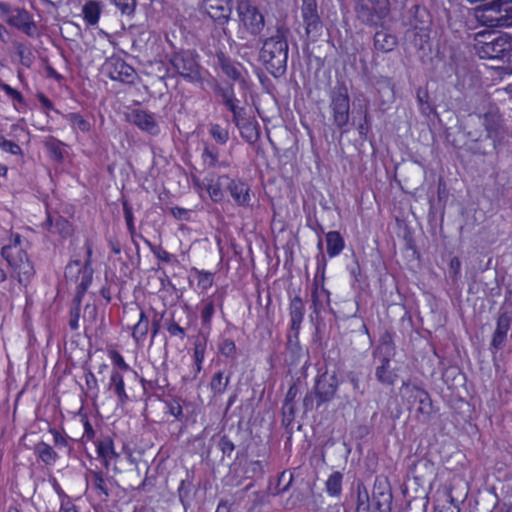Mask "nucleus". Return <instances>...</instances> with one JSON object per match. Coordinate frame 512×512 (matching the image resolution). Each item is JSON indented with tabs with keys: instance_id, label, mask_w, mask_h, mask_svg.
<instances>
[{
	"instance_id": "nucleus-1",
	"label": "nucleus",
	"mask_w": 512,
	"mask_h": 512,
	"mask_svg": "<svg viewBox=\"0 0 512 512\" xmlns=\"http://www.w3.org/2000/svg\"><path fill=\"white\" fill-rule=\"evenodd\" d=\"M502 122L498 106L490 101L483 107V111L469 114L462 126L468 149L474 154L492 153L496 149V138Z\"/></svg>"
},
{
	"instance_id": "nucleus-2",
	"label": "nucleus",
	"mask_w": 512,
	"mask_h": 512,
	"mask_svg": "<svg viewBox=\"0 0 512 512\" xmlns=\"http://www.w3.org/2000/svg\"><path fill=\"white\" fill-rule=\"evenodd\" d=\"M289 34L290 29L284 23L278 22L274 32L261 39L262 47L259 51V59L274 78L282 77L287 71Z\"/></svg>"
},
{
	"instance_id": "nucleus-3",
	"label": "nucleus",
	"mask_w": 512,
	"mask_h": 512,
	"mask_svg": "<svg viewBox=\"0 0 512 512\" xmlns=\"http://www.w3.org/2000/svg\"><path fill=\"white\" fill-rule=\"evenodd\" d=\"M169 64L175 74L189 83L202 82L200 56L195 50L181 49L169 55Z\"/></svg>"
},
{
	"instance_id": "nucleus-4",
	"label": "nucleus",
	"mask_w": 512,
	"mask_h": 512,
	"mask_svg": "<svg viewBox=\"0 0 512 512\" xmlns=\"http://www.w3.org/2000/svg\"><path fill=\"white\" fill-rule=\"evenodd\" d=\"M329 111L333 125L342 133L350 121V96L344 82H338L329 92Z\"/></svg>"
},
{
	"instance_id": "nucleus-5",
	"label": "nucleus",
	"mask_w": 512,
	"mask_h": 512,
	"mask_svg": "<svg viewBox=\"0 0 512 512\" xmlns=\"http://www.w3.org/2000/svg\"><path fill=\"white\" fill-rule=\"evenodd\" d=\"M401 393L405 405L409 410L414 409L417 419L428 421L433 412V404L430 394L417 385L403 382Z\"/></svg>"
},
{
	"instance_id": "nucleus-6",
	"label": "nucleus",
	"mask_w": 512,
	"mask_h": 512,
	"mask_svg": "<svg viewBox=\"0 0 512 512\" xmlns=\"http://www.w3.org/2000/svg\"><path fill=\"white\" fill-rule=\"evenodd\" d=\"M476 51L481 59L510 63L512 62V35L502 33L488 41H479Z\"/></svg>"
},
{
	"instance_id": "nucleus-7",
	"label": "nucleus",
	"mask_w": 512,
	"mask_h": 512,
	"mask_svg": "<svg viewBox=\"0 0 512 512\" xmlns=\"http://www.w3.org/2000/svg\"><path fill=\"white\" fill-rule=\"evenodd\" d=\"M4 259L16 274L20 285L27 287L35 276V268L24 250L7 248L4 251Z\"/></svg>"
},
{
	"instance_id": "nucleus-8",
	"label": "nucleus",
	"mask_w": 512,
	"mask_h": 512,
	"mask_svg": "<svg viewBox=\"0 0 512 512\" xmlns=\"http://www.w3.org/2000/svg\"><path fill=\"white\" fill-rule=\"evenodd\" d=\"M236 10L245 31L253 37L261 35L265 27V17L258 7L249 0H241L238 2Z\"/></svg>"
},
{
	"instance_id": "nucleus-9",
	"label": "nucleus",
	"mask_w": 512,
	"mask_h": 512,
	"mask_svg": "<svg viewBox=\"0 0 512 512\" xmlns=\"http://www.w3.org/2000/svg\"><path fill=\"white\" fill-rule=\"evenodd\" d=\"M357 18L365 25L378 26L389 13L388 0H358Z\"/></svg>"
},
{
	"instance_id": "nucleus-10",
	"label": "nucleus",
	"mask_w": 512,
	"mask_h": 512,
	"mask_svg": "<svg viewBox=\"0 0 512 512\" xmlns=\"http://www.w3.org/2000/svg\"><path fill=\"white\" fill-rule=\"evenodd\" d=\"M485 22L491 27H512V0H492L484 4Z\"/></svg>"
},
{
	"instance_id": "nucleus-11",
	"label": "nucleus",
	"mask_w": 512,
	"mask_h": 512,
	"mask_svg": "<svg viewBox=\"0 0 512 512\" xmlns=\"http://www.w3.org/2000/svg\"><path fill=\"white\" fill-rule=\"evenodd\" d=\"M301 16L309 41L316 42L323 34L324 25L318 13L316 0H302Z\"/></svg>"
},
{
	"instance_id": "nucleus-12",
	"label": "nucleus",
	"mask_w": 512,
	"mask_h": 512,
	"mask_svg": "<svg viewBox=\"0 0 512 512\" xmlns=\"http://www.w3.org/2000/svg\"><path fill=\"white\" fill-rule=\"evenodd\" d=\"M339 380L336 372L328 373L327 371L319 374L313 386L316 398V408L323 404L331 402L337 393Z\"/></svg>"
},
{
	"instance_id": "nucleus-13",
	"label": "nucleus",
	"mask_w": 512,
	"mask_h": 512,
	"mask_svg": "<svg viewBox=\"0 0 512 512\" xmlns=\"http://www.w3.org/2000/svg\"><path fill=\"white\" fill-rule=\"evenodd\" d=\"M74 269H76L75 273L80 275L81 280L76 287V295L73 302H81L84 294L92 283L93 269L89 267V261L81 266L80 260H73L70 261L65 268L66 278L73 276Z\"/></svg>"
},
{
	"instance_id": "nucleus-14",
	"label": "nucleus",
	"mask_w": 512,
	"mask_h": 512,
	"mask_svg": "<svg viewBox=\"0 0 512 512\" xmlns=\"http://www.w3.org/2000/svg\"><path fill=\"white\" fill-rule=\"evenodd\" d=\"M109 78L125 84H132L136 78L135 69L120 57H111L104 64Z\"/></svg>"
},
{
	"instance_id": "nucleus-15",
	"label": "nucleus",
	"mask_w": 512,
	"mask_h": 512,
	"mask_svg": "<svg viewBox=\"0 0 512 512\" xmlns=\"http://www.w3.org/2000/svg\"><path fill=\"white\" fill-rule=\"evenodd\" d=\"M393 495L386 479L376 478L372 493V512H392Z\"/></svg>"
},
{
	"instance_id": "nucleus-16",
	"label": "nucleus",
	"mask_w": 512,
	"mask_h": 512,
	"mask_svg": "<svg viewBox=\"0 0 512 512\" xmlns=\"http://www.w3.org/2000/svg\"><path fill=\"white\" fill-rule=\"evenodd\" d=\"M512 324V315L507 311L500 312L496 319V328L492 334L490 350L492 353L504 348L508 332Z\"/></svg>"
},
{
	"instance_id": "nucleus-17",
	"label": "nucleus",
	"mask_w": 512,
	"mask_h": 512,
	"mask_svg": "<svg viewBox=\"0 0 512 512\" xmlns=\"http://www.w3.org/2000/svg\"><path fill=\"white\" fill-rule=\"evenodd\" d=\"M231 2L232 0H204L203 8L217 24L225 25L232 13Z\"/></svg>"
},
{
	"instance_id": "nucleus-18",
	"label": "nucleus",
	"mask_w": 512,
	"mask_h": 512,
	"mask_svg": "<svg viewBox=\"0 0 512 512\" xmlns=\"http://www.w3.org/2000/svg\"><path fill=\"white\" fill-rule=\"evenodd\" d=\"M128 121L136 125L140 130L157 135L160 131L159 125L152 113L145 110L134 109L127 115Z\"/></svg>"
},
{
	"instance_id": "nucleus-19",
	"label": "nucleus",
	"mask_w": 512,
	"mask_h": 512,
	"mask_svg": "<svg viewBox=\"0 0 512 512\" xmlns=\"http://www.w3.org/2000/svg\"><path fill=\"white\" fill-rule=\"evenodd\" d=\"M225 298L224 290H217L215 294L205 300L203 307L201 309V324L202 328L207 331V334L211 330V322L213 315L215 314V306H218L220 309L223 307Z\"/></svg>"
},
{
	"instance_id": "nucleus-20",
	"label": "nucleus",
	"mask_w": 512,
	"mask_h": 512,
	"mask_svg": "<svg viewBox=\"0 0 512 512\" xmlns=\"http://www.w3.org/2000/svg\"><path fill=\"white\" fill-rule=\"evenodd\" d=\"M215 65L219 67L222 72L233 81H241L242 73L240 70L241 64L233 61L224 51L221 49L215 51Z\"/></svg>"
},
{
	"instance_id": "nucleus-21",
	"label": "nucleus",
	"mask_w": 512,
	"mask_h": 512,
	"mask_svg": "<svg viewBox=\"0 0 512 512\" xmlns=\"http://www.w3.org/2000/svg\"><path fill=\"white\" fill-rule=\"evenodd\" d=\"M411 19L409 21L410 26L415 31V35H420L421 37L429 36V24H430V15L428 11L419 5H414L410 9Z\"/></svg>"
},
{
	"instance_id": "nucleus-22",
	"label": "nucleus",
	"mask_w": 512,
	"mask_h": 512,
	"mask_svg": "<svg viewBox=\"0 0 512 512\" xmlns=\"http://www.w3.org/2000/svg\"><path fill=\"white\" fill-rule=\"evenodd\" d=\"M285 361L289 366H297L307 355L299 342V332H288Z\"/></svg>"
},
{
	"instance_id": "nucleus-23",
	"label": "nucleus",
	"mask_w": 512,
	"mask_h": 512,
	"mask_svg": "<svg viewBox=\"0 0 512 512\" xmlns=\"http://www.w3.org/2000/svg\"><path fill=\"white\" fill-rule=\"evenodd\" d=\"M228 191L238 206L247 207L250 204V187L241 179L229 178Z\"/></svg>"
},
{
	"instance_id": "nucleus-24",
	"label": "nucleus",
	"mask_w": 512,
	"mask_h": 512,
	"mask_svg": "<svg viewBox=\"0 0 512 512\" xmlns=\"http://www.w3.org/2000/svg\"><path fill=\"white\" fill-rule=\"evenodd\" d=\"M330 303V292L324 287L319 285L318 280L315 278L311 288V305L313 313L318 317L325 306Z\"/></svg>"
},
{
	"instance_id": "nucleus-25",
	"label": "nucleus",
	"mask_w": 512,
	"mask_h": 512,
	"mask_svg": "<svg viewBox=\"0 0 512 512\" xmlns=\"http://www.w3.org/2000/svg\"><path fill=\"white\" fill-rule=\"evenodd\" d=\"M393 357H380L379 358V365L375 368V378L376 380L385 386H393L397 379L398 374L391 367V359Z\"/></svg>"
},
{
	"instance_id": "nucleus-26",
	"label": "nucleus",
	"mask_w": 512,
	"mask_h": 512,
	"mask_svg": "<svg viewBox=\"0 0 512 512\" xmlns=\"http://www.w3.org/2000/svg\"><path fill=\"white\" fill-rule=\"evenodd\" d=\"M7 24L21 30L27 35H32L35 24L31 19V15L24 8H15L13 15L7 19Z\"/></svg>"
},
{
	"instance_id": "nucleus-27",
	"label": "nucleus",
	"mask_w": 512,
	"mask_h": 512,
	"mask_svg": "<svg viewBox=\"0 0 512 512\" xmlns=\"http://www.w3.org/2000/svg\"><path fill=\"white\" fill-rule=\"evenodd\" d=\"M305 315V306L300 296L291 298L289 303L290 329L288 332H300Z\"/></svg>"
},
{
	"instance_id": "nucleus-28",
	"label": "nucleus",
	"mask_w": 512,
	"mask_h": 512,
	"mask_svg": "<svg viewBox=\"0 0 512 512\" xmlns=\"http://www.w3.org/2000/svg\"><path fill=\"white\" fill-rule=\"evenodd\" d=\"M434 463L427 458H419L413 461L408 473L417 482H422L434 474Z\"/></svg>"
},
{
	"instance_id": "nucleus-29",
	"label": "nucleus",
	"mask_w": 512,
	"mask_h": 512,
	"mask_svg": "<svg viewBox=\"0 0 512 512\" xmlns=\"http://www.w3.org/2000/svg\"><path fill=\"white\" fill-rule=\"evenodd\" d=\"M397 44V37L385 29L377 31L373 38L374 48L382 53L393 51Z\"/></svg>"
},
{
	"instance_id": "nucleus-30",
	"label": "nucleus",
	"mask_w": 512,
	"mask_h": 512,
	"mask_svg": "<svg viewBox=\"0 0 512 512\" xmlns=\"http://www.w3.org/2000/svg\"><path fill=\"white\" fill-rule=\"evenodd\" d=\"M108 388L117 396L118 404L125 405L130 400L125 391L123 375L119 371L113 370L111 372Z\"/></svg>"
},
{
	"instance_id": "nucleus-31",
	"label": "nucleus",
	"mask_w": 512,
	"mask_h": 512,
	"mask_svg": "<svg viewBox=\"0 0 512 512\" xmlns=\"http://www.w3.org/2000/svg\"><path fill=\"white\" fill-rule=\"evenodd\" d=\"M395 354L396 351L392 333L385 331L380 338L379 345L373 350L372 355L376 358L378 355H380V357H394Z\"/></svg>"
},
{
	"instance_id": "nucleus-32",
	"label": "nucleus",
	"mask_w": 512,
	"mask_h": 512,
	"mask_svg": "<svg viewBox=\"0 0 512 512\" xmlns=\"http://www.w3.org/2000/svg\"><path fill=\"white\" fill-rule=\"evenodd\" d=\"M232 373L219 370L213 374L209 387L213 396H220L225 393L230 382Z\"/></svg>"
},
{
	"instance_id": "nucleus-33",
	"label": "nucleus",
	"mask_w": 512,
	"mask_h": 512,
	"mask_svg": "<svg viewBox=\"0 0 512 512\" xmlns=\"http://www.w3.org/2000/svg\"><path fill=\"white\" fill-rule=\"evenodd\" d=\"M229 176L221 175L215 182L211 181L206 187V190L213 202H221L224 199L223 188L228 190Z\"/></svg>"
},
{
	"instance_id": "nucleus-34",
	"label": "nucleus",
	"mask_w": 512,
	"mask_h": 512,
	"mask_svg": "<svg viewBox=\"0 0 512 512\" xmlns=\"http://www.w3.org/2000/svg\"><path fill=\"white\" fill-rule=\"evenodd\" d=\"M326 246L328 256L330 258L336 257L345 247L344 238L338 231H330L326 233Z\"/></svg>"
},
{
	"instance_id": "nucleus-35",
	"label": "nucleus",
	"mask_w": 512,
	"mask_h": 512,
	"mask_svg": "<svg viewBox=\"0 0 512 512\" xmlns=\"http://www.w3.org/2000/svg\"><path fill=\"white\" fill-rule=\"evenodd\" d=\"M193 487V474L187 471V476L185 479L181 480L177 491L179 500L185 510L190 506Z\"/></svg>"
},
{
	"instance_id": "nucleus-36",
	"label": "nucleus",
	"mask_w": 512,
	"mask_h": 512,
	"mask_svg": "<svg viewBox=\"0 0 512 512\" xmlns=\"http://www.w3.org/2000/svg\"><path fill=\"white\" fill-rule=\"evenodd\" d=\"M34 452L46 465H54L58 459L57 452L49 444L43 441L35 445Z\"/></svg>"
},
{
	"instance_id": "nucleus-37",
	"label": "nucleus",
	"mask_w": 512,
	"mask_h": 512,
	"mask_svg": "<svg viewBox=\"0 0 512 512\" xmlns=\"http://www.w3.org/2000/svg\"><path fill=\"white\" fill-rule=\"evenodd\" d=\"M87 481H91L93 488L97 491L99 496H104L107 499L110 495L107 480L104 479L101 471L89 470Z\"/></svg>"
},
{
	"instance_id": "nucleus-38",
	"label": "nucleus",
	"mask_w": 512,
	"mask_h": 512,
	"mask_svg": "<svg viewBox=\"0 0 512 512\" xmlns=\"http://www.w3.org/2000/svg\"><path fill=\"white\" fill-rule=\"evenodd\" d=\"M64 118L70 124L74 132L81 131L82 133H88L91 130V123L79 113L71 112L65 114Z\"/></svg>"
},
{
	"instance_id": "nucleus-39",
	"label": "nucleus",
	"mask_w": 512,
	"mask_h": 512,
	"mask_svg": "<svg viewBox=\"0 0 512 512\" xmlns=\"http://www.w3.org/2000/svg\"><path fill=\"white\" fill-rule=\"evenodd\" d=\"M293 480L294 476L291 472L282 471L278 476L276 486L274 488L269 487V493L273 496L284 494L291 488Z\"/></svg>"
},
{
	"instance_id": "nucleus-40",
	"label": "nucleus",
	"mask_w": 512,
	"mask_h": 512,
	"mask_svg": "<svg viewBox=\"0 0 512 512\" xmlns=\"http://www.w3.org/2000/svg\"><path fill=\"white\" fill-rule=\"evenodd\" d=\"M343 474L339 471L333 472L325 482L326 492L331 497H339L342 493Z\"/></svg>"
},
{
	"instance_id": "nucleus-41",
	"label": "nucleus",
	"mask_w": 512,
	"mask_h": 512,
	"mask_svg": "<svg viewBox=\"0 0 512 512\" xmlns=\"http://www.w3.org/2000/svg\"><path fill=\"white\" fill-rule=\"evenodd\" d=\"M149 331V319L143 310L139 313L138 322L133 327L132 336L139 343L145 340Z\"/></svg>"
},
{
	"instance_id": "nucleus-42",
	"label": "nucleus",
	"mask_w": 512,
	"mask_h": 512,
	"mask_svg": "<svg viewBox=\"0 0 512 512\" xmlns=\"http://www.w3.org/2000/svg\"><path fill=\"white\" fill-rule=\"evenodd\" d=\"M201 158L205 168H214L219 162V149L214 144L205 143Z\"/></svg>"
},
{
	"instance_id": "nucleus-43",
	"label": "nucleus",
	"mask_w": 512,
	"mask_h": 512,
	"mask_svg": "<svg viewBox=\"0 0 512 512\" xmlns=\"http://www.w3.org/2000/svg\"><path fill=\"white\" fill-rule=\"evenodd\" d=\"M63 145V142H61L60 140L56 139L53 136L48 137L44 143V146L48 151L50 158L57 162H62L64 159V151L62 149Z\"/></svg>"
},
{
	"instance_id": "nucleus-44",
	"label": "nucleus",
	"mask_w": 512,
	"mask_h": 512,
	"mask_svg": "<svg viewBox=\"0 0 512 512\" xmlns=\"http://www.w3.org/2000/svg\"><path fill=\"white\" fill-rule=\"evenodd\" d=\"M189 322L186 326L180 324V320H176L175 313L171 314L170 319L165 320V328L172 337H178L183 340L186 337V329L189 327Z\"/></svg>"
},
{
	"instance_id": "nucleus-45",
	"label": "nucleus",
	"mask_w": 512,
	"mask_h": 512,
	"mask_svg": "<svg viewBox=\"0 0 512 512\" xmlns=\"http://www.w3.org/2000/svg\"><path fill=\"white\" fill-rule=\"evenodd\" d=\"M122 207H123L124 218L126 221L127 229L131 236L132 243L134 244L136 250H138L139 245H138L137 241L135 240V237L137 236V234H136V228L134 225L133 208L127 200L122 201Z\"/></svg>"
},
{
	"instance_id": "nucleus-46",
	"label": "nucleus",
	"mask_w": 512,
	"mask_h": 512,
	"mask_svg": "<svg viewBox=\"0 0 512 512\" xmlns=\"http://www.w3.org/2000/svg\"><path fill=\"white\" fill-rule=\"evenodd\" d=\"M241 137L248 143L254 144L260 136L257 122L248 121L238 127Z\"/></svg>"
},
{
	"instance_id": "nucleus-47",
	"label": "nucleus",
	"mask_w": 512,
	"mask_h": 512,
	"mask_svg": "<svg viewBox=\"0 0 512 512\" xmlns=\"http://www.w3.org/2000/svg\"><path fill=\"white\" fill-rule=\"evenodd\" d=\"M84 20L89 25H96L99 21L101 9L96 1H88L82 8Z\"/></svg>"
},
{
	"instance_id": "nucleus-48",
	"label": "nucleus",
	"mask_w": 512,
	"mask_h": 512,
	"mask_svg": "<svg viewBox=\"0 0 512 512\" xmlns=\"http://www.w3.org/2000/svg\"><path fill=\"white\" fill-rule=\"evenodd\" d=\"M206 344H207V337L203 333H202V337L198 338L194 343L193 358H194L197 372H200L202 369V363L205 358Z\"/></svg>"
},
{
	"instance_id": "nucleus-49",
	"label": "nucleus",
	"mask_w": 512,
	"mask_h": 512,
	"mask_svg": "<svg viewBox=\"0 0 512 512\" xmlns=\"http://www.w3.org/2000/svg\"><path fill=\"white\" fill-rule=\"evenodd\" d=\"M97 454L100 458H103L104 464L108 466V459L117 457V453L114 451V443L111 438H106L97 444Z\"/></svg>"
},
{
	"instance_id": "nucleus-50",
	"label": "nucleus",
	"mask_w": 512,
	"mask_h": 512,
	"mask_svg": "<svg viewBox=\"0 0 512 512\" xmlns=\"http://www.w3.org/2000/svg\"><path fill=\"white\" fill-rule=\"evenodd\" d=\"M53 232L59 234L62 239H67L73 235L74 228L66 218L58 215L55 217Z\"/></svg>"
},
{
	"instance_id": "nucleus-51",
	"label": "nucleus",
	"mask_w": 512,
	"mask_h": 512,
	"mask_svg": "<svg viewBox=\"0 0 512 512\" xmlns=\"http://www.w3.org/2000/svg\"><path fill=\"white\" fill-rule=\"evenodd\" d=\"M371 506L372 502H370L367 489L363 484H358L356 512H369Z\"/></svg>"
},
{
	"instance_id": "nucleus-52",
	"label": "nucleus",
	"mask_w": 512,
	"mask_h": 512,
	"mask_svg": "<svg viewBox=\"0 0 512 512\" xmlns=\"http://www.w3.org/2000/svg\"><path fill=\"white\" fill-rule=\"evenodd\" d=\"M416 99L422 114L430 115L434 111L429 102L430 97L427 88L418 87L416 91Z\"/></svg>"
},
{
	"instance_id": "nucleus-53",
	"label": "nucleus",
	"mask_w": 512,
	"mask_h": 512,
	"mask_svg": "<svg viewBox=\"0 0 512 512\" xmlns=\"http://www.w3.org/2000/svg\"><path fill=\"white\" fill-rule=\"evenodd\" d=\"M358 112L362 114L363 121L360 122L356 126V129H357L360 137L366 138L368 133L371 130V118H370V115L368 113L367 104L365 103L364 105H360L359 109H358Z\"/></svg>"
},
{
	"instance_id": "nucleus-54",
	"label": "nucleus",
	"mask_w": 512,
	"mask_h": 512,
	"mask_svg": "<svg viewBox=\"0 0 512 512\" xmlns=\"http://www.w3.org/2000/svg\"><path fill=\"white\" fill-rule=\"evenodd\" d=\"M140 383L146 393L148 390L156 391V390H164L168 385V380L166 377H156L155 379L147 380L145 378L140 379Z\"/></svg>"
},
{
	"instance_id": "nucleus-55",
	"label": "nucleus",
	"mask_w": 512,
	"mask_h": 512,
	"mask_svg": "<svg viewBox=\"0 0 512 512\" xmlns=\"http://www.w3.org/2000/svg\"><path fill=\"white\" fill-rule=\"evenodd\" d=\"M219 352L232 360L237 359V348L235 342L230 338H223L218 344Z\"/></svg>"
},
{
	"instance_id": "nucleus-56",
	"label": "nucleus",
	"mask_w": 512,
	"mask_h": 512,
	"mask_svg": "<svg viewBox=\"0 0 512 512\" xmlns=\"http://www.w3.org/2000/svg\"><path fill=\"white\" fill-rule=\"evenodd\" d=\"M346 380L351 384L355 395L363 396L365 394V385L361 382V374L356 371H348L345 374Z\"/></svg>"
},
{
	"instance_id": "nucleus-57",
	"label": "nucleus",
	"mask_w": 512,
	"mask_h": 512,
	"mask_svg": "<svg viewBox=\"0 0 512 512\" xmlns=\"http://www.w3.org/2000/svg\"><path fill=\"white\" fill-rule=\"evenodd\" d=\"M209 134L220 145H225L229 140V132L217 123L210 124Z\"/></svg>"
},
{
	"instance_id": "nucleus-58",
	"label": "nucleus",
	"mask_w": 512,
	"mask_h": 512,
	"mask_svg": "<svg viewBox=\"0 0 512 512\" xmlns=\"http://www.w3.org/2000/svg\"><path fill=\"white\" fill-rule=\"evenodd\" d=\"M16 53L20 58V63L25 67H30L34 61L32 51L24 44L18 43L16 45Z\"/></svg>"
},
{
	"instance_id": "nucleus-59",
	"label": "nucleus",
	"mask_w": 512,
	"mask_h": 512,
	"mask_svg": "<svg viewBox=\"0 0 512 512\" xmlns=\"http://www.w3.org/2000/svg\"><path fill=\"white\" fill-rule=\"evenodd\" d=\"M295 419V405L291 403H283L282 405V426L286 429L293 423Z\"/></svg>"
},
{
	"instance_id": "nucleus-60",
	"label": "nucleus",
	"mask_w": 512,
	"mask_h": 512,
	"mask_svg": "<svg viewBox=\"0 0 512 512\" xmlns=\"http://www.w3.org/2000/svg\"><path fill=\"white\" fill-rule=\"evenodd\" d=\"M0 148L12 155H22L21 147L17 143L5 139L3 136H0Z\"/></svg>"
},
{
	"instance_id": "nucleus-61",
	"label": "nucleus",
	"mask_w": 512,
	"mask_h": 512,
	"mask_svg": "<svg viewBox=\"0 0 512 512\" xmlns=\"http://www.w3.org/2000/svg\"><path fill=\"white\" fill-rule=\"evenodd\" d=\"M114 4L121 11L122 14L132 15L135 12L136 0H113Z\"/></svg>"
},
{
	"instance_id": "nucleus-62",
	"label": "nucleus",
	"mask_w": 512,
	"mask_h": 512,
	"mask_svg": "<svg viewBox=\"0 0 512 512\" xmlns=\"http://www.w3.org/2000/svg\"><path fill=\"white\" fill-rule=\"evenodd\" d=\"M80 310L81 302H74V305L70 309L69 313V327L72 330H77L79 328Z\"/></svg>"
},
{
	"instance_id": "nucleus-63",
	"label": "nucleus",
	"mask_w": 512,
	"mask_h": 512,
	"mask_svg": "<svg viewBox=\"0 0 512 512\" xmlns=\"http://www.w3.org/2000/svg\"><path fill=\"white\" fill-rule=\"evenodd\" d=\"M215 93L221 97L223 104L236 99L233 85H228L226 87H217L215 89Z\"/></svg>"
},
{
	"instance_id": "nucleus-64",
	"label": "nucleus",
	"mask_w": 512,
	"mask_h": 512,
	"mask_svg": "<svg viewBox=\"0 0 512 512\" xmlns=\"http://www.w3.org/2000/svg\"><path fill=\"white\" fill-rule=\"evenodd\" d=\"M166 406L168 408V412L177 420H181L183 418V409L179 399L167 401Z\"/></svg>"
}]
</instances>
